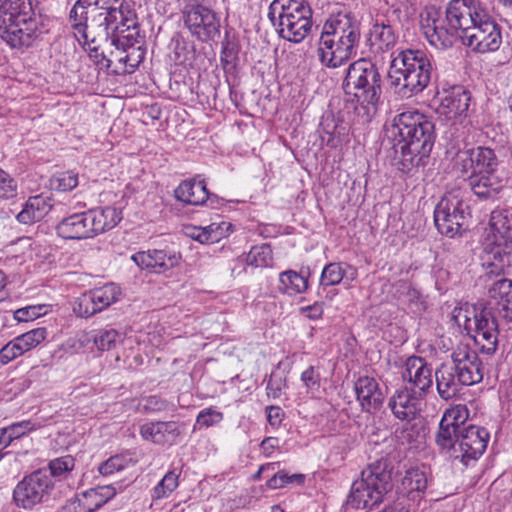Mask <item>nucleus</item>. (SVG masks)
Returning <instances> with one entry per match:
<instances>
[{
	"label": "nucleus",
	"mask_w": 512,
	"mask_h": 512,
	"mask_svg": "<svg viewBox=\"0 0 512 512\" xmlns=\"http://www.w3.org/2000/svg\"><path fill=\"white\" fill-rule=\"evenodd\" d=\"M422 32L437 49L453 46L458 38L471 51L485 54L497 51L502 44L501 26L491 14L486 0H450L445 18L436 10L421 18Z\"/></svg>",
	"instance_id": "1"
},
{
	"label": "nucleus",
	"mask_w": 512,
	"mask_h": 512,
	"mask_svg": "<svg viewBox=\"0 0 512 512\" xmlns=\"http://www.w3.org/2000/svg\"><path fill=\"white\" fill-rule=\"evenodd\" d=\"M134 23V9L127 0H76L68 14L71 33L79 45L110 37L113 26Z\"/></svg>",
	"instance_id": "2"
},
{
	"label": "nucleus",
	"mask_w": 512,
	"mask_h": 512,
	"mask_svg": "<svg viewBox=\"0 0 512 512\" xmlns=\"http://www.w3.org/2000/svg\"><path fill=\"white\" fill-rule=\"evenodd\" d=\"M393 128L399 136L392 147L397 169L408 174L425 165L435 140L433 122L417 110H408L395 116Z\"/></svg>",
	"instance_id": "3"
},
{
	"label": "nucleus",
	"mask_w": 512,
	"mask_h": 512,
	"mask_svg": "<svg viewBox=\"0 0 512 512\" xmlns=\"http://www.w3.org/2000/svg\"><path fill=\"white\" fill-rule=\"evenodd\" d=\"M361 40V21L347 8L331 13L322 25L317 56L326 68L345 65L357 53Z\"/></svg>",
	"instance_id": "4"
},
{
	"label": "nucleus",
	"mask_w": 512,
	"mask_h": 512,
	"mask_svg": "<svg viewBox=\"0 0 512 512\" xmlns=\"http://www.w3.org/2000/svg\"><path fill=\"white\" fill-rule=\"evenodd\" d=\"M344 88L348 95L345 110L351 114V122L370 123L378 112L382 95V78L377 65L366 58L352 62L346 72Z\"/></svg>",
	"instance_id": "5"
},
{
	"label": "nucleus",
	"mask_w": 512,
	"mask_h": 512,
	"mask_svg": "<svg viewBox=\"0 0 512 512\" xmlns=\"http://www.w3.org/2000/svg\"><path fill=\"white\" fill-rule=\"evenodd\" d=\"M446 155L451 158L453 169L468 178L472 191L479 198H491L501 189L499 160L493 149L478 146L454 151L451 148Z\"/></svg>",
	"instance_id": "6"
},
{
	"label": "nucleus",
	"mask_w": 512,
	"mask_h": 512,
	"mask_svg": "<svg viewBox=\"0 0 512 512\" xmlns=\"http://www.w3.org/2000/svg\"><path fill=\"white\" fill-rule=\"evenodd\" d=\"M481 265L487 279L512 273V213L508 210L491 212Z\"/></svg>",
	"instance_id": "7"
},
{
	"label": "nucleus",
	"mask_w": 512,
	"mask_h": 512,
	"mask_svg": "<svg viewBox=\"0 0 512 512\" xmlns=\"http://www.w3.org/2000/svg\"><path fill=\"white\" fill-rule=\"evenodd\" d=\"M432 72L431 58L424 51L407 49L392 59L388 76L397 93L403 98H410L429 85Z\"/></svg>",
	"instance_id": "8"
},
{
	"label": "nucleus",
	"mask_w": 512,
	"mask_h": 512,
	"mask_svg": "<svg viewBox=\"0 0 512 512\" xmlns=\"http://www.w3.org/2000/svg\"><path fill=\"white\" fill-rule=\"evenodd\" d=\"M268 18L284 40L300 43L312 28V9L306 0H273Z\"/></svg>",
	"instance_id": "9"
},
{
	"label": "nucleus",
	"mask_w": 512,
	"mask_h": 512,
	"mask_svg": "<svg viewBox=\"0 0 512 512\" xmlns=\"http://www.w3.org/2000/svg\"><path fill=\"white\" fill-rule=\"evenodd\" d=\"M392 488L391 473L380 462L369 465L352 483L347 505L355 510H371Z\"/></svg>",
	"instance_id": "10"
},
{
	"label": "nucleus",
	"mask_w": 512,
	"mask_h": 512,
	"mask_svg": "<svg viewBox=\"0 0 512 512\" xmlns=\"http://www.w3.org/2000/svg\"><path fill=\"white\" fill-rule=\"evenodd\" d=\"M470 215L469 206L461 189H453L444 194L434 210V222L438 231L447 237L461 235Z\"/></svg>",
	"instance_id": "11"
},
{
	"label": "nucleus",
	"mask_w": 512,
	"mask_h": 512,
	"mask_svg": "<svg viewBox=\"0 0 512 512\" xmlns=\"http://www.w3.org/2000/svg\"><path fill=\"white\" fill-rule=\"evenodd\" d=\"M54 488L48 471L37 470L25 476L13 490L12 499L18 508L32 509L49 499Z\"/></svg>",
	"instance_id": "12"
},
{
	"label": "nucleus",
	"mask_w": 512,
	"mask_h": 512,
	"mask_svg": "<svg viewBox=\"0 0 512 512\" xmlns=\"http://www.w3.org/2000/svg\"><path fill=\"white\" fill-rule=\"evenodd\" d=\"M464 328L468 333L474 332L473 338L482 353L492 355L498 347V322L492 310L483 307L480 310L474 309L473 318L464 315Z\"/></svg>",
	"instance_id": "13"
},
{
	"label": "nucleus",
	"mask_w": 512,
	"mask_h": 512,
	"mask_svg": "<svg viewBox=\"0 0 512 512\" xmlns=\"http://www.w3.org/2000/svg\"><path fill=\"white\" fill-rule=\"evenodd\" d=\"M121 289L114 283L94 288L79 296L73 305V312L83 318L102 312L119 300Z\"/></svg>",
	"instance_id": "14"
},
{
	"label": "nucleus",
	"mask_w": 512,
	"mask_h": 512,
	"mask_svg": "<svg viewBox=\"0 0 512 512\" xmlns=\"http://www.w3.org/2000/svg\"><path fill=\"white\" fill-rule=\"evenodd\" d=\"M451 361L448 362L458 374L459 382L465 386H472L480 383L484 377V367L477 352L468 344L460 343L453 348Z\"/></svg>",
	"instance_id": "15"
},
{
	"label": "nucleus",
	"mask_w": 512,
	"mask_h": 512,
	"mask_svg": "<svg viewBox=\"0 0 512 512\" xmlns=\"http://www.w3.org/2000/svg\"><path fill=\"white\" fill-rule=\"evenodd\" d=\"M489 439L490 434L483 427L476 425L463 427L458 435L456 452L452 453V458L468 465L470 461L477 460L485 452Z\"/></svg>",
	"instance_id": "16"
},
{
	"label": "nucleus",
	"mask_w": 512,
	"mask_h": 512,
	"mask_svg": "<svg viewBox=\"0 0 512 512\" xmlns=\"http://www.w3.org/2000/svg\"><path fill=\"white\" fill-rule=\"evenodd\" d=\"M184 23L191 34L201 41L212 40L220 34V19L203 5H193L184 13Z\"/></svg>",
	"instance_id": "17"
},
{
	"label": "nucleus",
	"mask_w": 512,
	"mask_h": 512,
	"mask_svg": "<svg viewBox=\"0 0 512 512\" xmlns=\"http://www.w3.org/2000/svg\"><path fill=\"white\" fill-rule=\"evenodd\" d=\"M40 35L39 23L32 21H0V37L13 49L31 47Z\"/></svg>",
	"instance_id": "18"
},
{
	"label": "nucleus",
	"mask_w": 512,
	"mask_h": 512,
	"mask_svg": "<svg viewBox=\"0 0 512 512\" xmlns=\"http://www.w3.org/2000/svg\"><path fill=\"white\" fill-rule=\"evenodd\" d=\"M404 381L412 385L411 389L418 390L419 395H425L433 385V370L423 357L410 356L404 364L402 372Z\"/></svg>",
	"instance_id": "19"
},
{
	"label": "nucleus",
	"mask_w": 512,
	"mask_h": 512,
	"mask_svg": "<svg viewBox=\"0 0 512 512\" xmlns=\"http://www.w3.org/2000/svg\"><path fill=\"white\" fill-rule=\"evenodd\" d=\"M414 389H397L388 401L393 415L401 421H411L421 411V398Z\"/></svg>",
	"instance_id": "20"
},
{
	"label": "nucleus",
	"mask_w": 512,
	"mask_h": 512,
	"mask_svg": "<svg viewBox=\"0 0 512 512\" xmlns=\"http://www.w3.org/2000/svg\"><path fill=\"white\" fill-rule=\"evenodd\" d=\"M471 94L463 86H453L444 91L440 99L439 112L448 120L456 121L466 117L470 107Z\"/></svg>",
	"instance_id": "21"
},
{
	"label": "nucleus",
	"mask_w": 512,
	"mask_h": 512,
	"mask_svg": "<svg viewBox=\"0 0 512 512\" xmlns=\"http://www.w3.org/2000/svg\"><path fill=\"white\" fill-rule=\"evenodd\" d=\"M174 196L178 201L188 205H204L207 202L214 203V195L210 194L207 184L200 175L182 181L174 190Z\"/></svg>",
	"instance_id": "22"
},
{
	"label": "nucleus",
	"mask_w": 512,
	"mask_h": 512,
	"mask_svg": "<svg viewBox=\"0 0 512 512\" xmlns=\"http://www.w3.org/2000/svg\"><path fill=\"white\" fill-rule=\"evenodd\" d=\"M180 434L179 424L175 421L148 422L140 427V435L144 440L161 446L176 444Z\"/></svg>",
	"instance_id": "23"
},
{
	"label": "nucleus",
	"mask_w": 512,
	"mask_h": 512,
	"mask_svg": "<svg viewBox=\"0 0 512 512\" xmlns=\"http://www.w3.org/2000/svg\"><path fill=\"white\" fill-rule=\"evenodd\" d=\"M132 260L142 269L162 273L178 265L180 256L166 250L139 251L132 255Z\"/></svg>",
	"instance_id": "24"
},
{
	"label": "nucleus",
	"mask_w": 512,
	"mask_h": 512,
	"mask_svg": "<svg viewBox=\"0 0 512 512\" xmlns=\"http://www.w3.org/2000/svg\"><path fill=\"white\" fill-rule=\"evenodd\" d=\"M500 275L488 286V295L497 304L499 316L512 322V280Z\"/></svg>",
	"instance_id": "25"
},
{
	"label": "nucleus",
	"mask_w": 512,
	"mask_h": 512,
	"mask_svg": "<svg viewBox=\"0 0 512 512\" xmlns=\"http://www.w3.org/2000/svg\"><path fill=\"white\" fill-rule=\"evenodd\" d=\"M354 391L363 410L370 411L381 407L384 396L373 377H359L354 383Z\"/></svg>",
	"instance_id": "26"
},
{
	"label": "nucleus",
	"mask_w": 512,
	"mask_h": 512,
	"mask_svg": "<svg viewBox=\"0 0 512 512\" xmlns=\"http://www.w3.org/2000/svg\"><path fill=\"white\" fill-rule=\"evenodd\" d=\"M357 277V269L352 265L346 262H332L324 266L319 284L320 287L325 288L343 282L346 287H350Z\"/></svg>",
	"instance_id": "27"
},
{
	"label": "nucleus",
	"mask_w": 512,
	"mask_h": 512,
	"mask_svg": "<svg viewBox=\"0 0 512 512\" xmlns=\"http://www.w3.org/2000/svg\"><path fill=\"white\" fill-rule=\"evenodd\" d=\"M392 287L394 296L401 300L412 314L421 316L427 310L426 296L410 282L398 280Z\"/></svg>",
	"instance_id": "28"
},
{
	"label": "nucleus",
	"mask_w": 512,
	"mask_h": 512,
	"mask_svg": "<svg viewBox=\"0 0 512 512\" xmlns=\"http://www.w3.org/2000/svg\"><path fill=\"white\" fill-rule=\"evenodd\" d=\"M435 381L437 393L445 401L454 399L465 386L464 382H459L458 374L448 362L441 363L436 369Z\"/></svg>",
	"instance_id": "29"
},
{
	"label": "nucleus",
	"mask_w": 512,
	"mask_h": 512,
	"mask_svg": "<svg viewBox=\"0 0 512 512\" xmlns=\"http://www.w3.org/2000/svg\"><path fill=\"white\" fill-rule=\"evenodd\" d=\"M52 207V199L49 196L44 194L31 196L23 205L22 210L16 215V219L21 224H34L42 220Z\"/></svg>",
	"instance_id": "30"
},
{
	"label": "nucleus",
	"mask_w": 512,
	"mask_h": 512,
	"mask_svg": "<svg viewBox=\"0 0 512 512\" xmlns=\"http://www.w3.org/2000/svg\"><path fill=\"white\" fill-rule=\"evenodd\" d=\"M92 238L114 228L121 220L120 212L114 207H98L86 211Z\"/></svg>",
	"instance_id": "31"
},
{
	"label": "nucleus",
	"mask_w": 512,
	"mask_h": 512,
	"mask_svg": "<svg viewBox=\"0 0 512 512\" xmlns=\"http://www.w3.org/2000/svg\"><path fill=\"white\" fill-rule=\"evenodd\" d=\"M86 211L62 219L56 226L57 235L70 240L92 238Z\"/></svg>",
	"instance_id": "32"
},
{
	"label": "nucleus",
	"mask_w": 512,
	"mask_h": 512,
	"mask_svg": "<svg viewBox=\"0 0 512 512\" xmlns=\"http://www.w3.org/2000/svg\"><path fill=\"white\" fill-rule=\"evenodd\" d=\"M110 36H112L111 44L117 50L127 51L129 48L141 46L142 37L140 36L136 13L134 12L133 25L128 26L126 23L124 24V21H120L112 27Z\"/></svg>",
	"instance_id": "33"
},
{
	"label": "nucleus",
	"mask_w": 512,
	"mask_h": 512,
	"mask_svg": "<svg viewBox=\"0 0 512 512\" xmlns=\"http://www.w3.org/2000/svg\"><path fill=\"white\" fill-rule=\"evenodd\" d=\"M309 275V269L280 272L278 276V291L288 296H296L305 293L309 288Z\"/></svg>",
	"instance_id": "34"
},
{
	"label": "nucleus",
	"mask_w": 512,
	"mask_h": 512,
	"mask_svg": "<svg viewBox=\"0 0 512 512\" xmlns=\"http://www.w3.org/2000/svg\"><path fill=\"white\" fill-rule=\"evenodd\" d=\"M367 42L372 51L383 52L394 47L397 35L390 24L376 21L369 30Z\"/></svg>",
	"instance_id": "35"
},
{
	"label": "nucleus",
	"mask_w": 512,
	"mask_h": 512,
	"mask_svg": "<svg viewBox=\"0 0 512 512\" xmlns=\"http://www.w3.org/2000/svg\"><path fill=\"white\" fill-rule=\"evenodd\" d=\"M0 21H32L37 20L31 0H7L0 7Z\"/></svg>",
	"instance_id": "36"
},
{
	"label": "nucleus",
	"mask_w": 512,
	"mask_h": 512,
	"mask_svg": "<svg viewBox=\"0 0 512 512\" xmlns=\"http://www.w3.org/2000/svg\"><path fill=\"white\" fill-rule=\"evenodd\" d=\"M169 49L177 65L192 66L196 58V48L193 42L175 34L170 41Z\"/></svg>",
	"instance_id": "37"
},
{
	"label": "nucleus",
	"mask_w": 512,
	"mask_h": 512,
	"mask_svg": "<svg viewBox=\"0 0 512 512\" xmlns=\"http://www.w3.org/2000/svg\"><path fill=\"white\" fill-rule=\"evenodd\" d=\"M116 495V489L111 485L97 486L81 493L82 504L87 512H94Z\"/></svg>",
	"instance_id": "38"
},
{
	"label": "nucleus",
	"mask_w": 512,
	"mask_h": 512,
	"mask_svg": "<svg viewBox=\"0 0 512 512\" xmlns=\"http://www.w3.org/2000/svg\"><path fill=\"white\" fill-rule=\"evenodd\" d=\"M460 432L461 430L453 425L444 422L443 419L440 420L439 428L435 435V442L441 452H445L452 457V453L456 452Z\"/></svg>",
	"instance_id": "39"
},
{
	"label": "nucleus",
	"mask_w": 512,
	"mask_h": 512,
	"mask_svg": "<svg viewBox=\"0 0 512 512\" xmlns=\"http://www.w3.org/2000/svg\"><path fill=\"white\" fill-rule=\"evenodd\" d=\"M124 340L122 333L112 327H105L94 332L93 343L99 351H111Z\"/></svg>",
	"instance_id": "40"
},
{
	"label": "nucleus",
	"mask_w": 512,
	"mask_h": 512,
	"mask_svg": "<svg viewBox=\"0 0 512 512\" xmlns=\"http://www.w3.org/2000/svg\"><path fill=\"white\" fill-rule=\"evenodd\" d=\"M339 127L333 117H326L320 123V138L322 144L330 148H337L340 143Z\"/></svg>",
	"instance_id": "41"
},
{
	"label": "nucleus",
	"mask_w": 512,
	"mask_h": 512,
	"mask_svg": "<svg viewBox=\"0 0 512 512\" xmlns=\"http://www.w3.org/2000/svg\"><path fill=\"white\" fill-rule=\"evenodd\" d=\"M46 424L47 420H43L41 418H32L13 423L9 426H6L5 428L7 429V432L9 433L12 441H14L27 435L28 433L39 430Z\"/></svg>",
	"instance_id": "42"
},
{
	"label": "nucleus",
	"mask_w": 512,
	"mask_h": 512,
	"mask_svg": "<svg viewBox=\"0 0 512 512\" xmlns=\"http://www.w3.org/2000/svg\"><path fill=\"white\" fill-rule=\"evenodd\" d=\"M273 261L272 249L268 244L253 246L246 255V263L253 267H268Z\"/></svg>",
	"instance_id": "43"
},
{
	"label": "nucleus",
	"mask_w": 512,
	"mask_h": 512,
	"mask_svg": "<svg viewBox=\"0 0 512 512\" xmlns=\"http://www.w3.org/2000/svg\"><path fill=\"white\" fill-rule=\"evenodd\" d=\"M427 483L425 472L418 468L409 469L402 480V484L409 495L423 493L427 488Z\"/></svg>",
	"instance_id": "44"
},
{
	"label": "nucleus",
	"mask_w": 512,
	"mask_h": 512,
	"mask_svg": "<svg viewBox=\"0 0 512 512\" xmlns=\"http://www.w3.org/2000/svg\"><path fill=\"white\" fill-rule=\"evenodd\" d=\"M178 478L175 471H168L153 488L152 498L158 500L169 497L179 485Z\"/></svg>",
	"instance_id": "45"
},
{
	"label": "nucleus",
	"mask_w": 512,
	"mask_h": 512,
	"mask_svg": "<svg viewBox=\"0 0 512 512\" xmlns=\"http://www.w3.org/2000/svg\"><path fill=\"white\" fill-rule=\"evenodd\" d=\"M78 184V174L73 171L58 172L50 180L51 187L60 192L72 191Z\"/></svg>",
	"instance_id": "46"
},
{
	"label": "nucleus",
	"mask_w": 512,
	"mask_h": 512,
	"mask_svg": "<svg viewBox=\"0 0 512 512\" xmlns=\"http://www.w3.org/2000/svg\"><path fill=\"white\" fill-rule=\"evenodd\" d=\"M48 467L50 479L52 477L66 479L75 467V459L70 455L59 457L51 460Z\"/></svg>",
	"instance_id": "47"
},
{
	"label": "nucleus",
	"mask_w": 512,
	"mask_h": 512,
	"mask_svg": "<svg viewBox=\"0 0 512 512\" xmlns=\"http://www.w3.org/2000/svg\"><path fill=\"white\" fill-rule=\"evenodd\" d=\"M125 55H119L117 60L124 65L123 73H132L139 66L145 57V52L141 46L129 48L127 51H122Z\"/></svg>",
	"instance_id": "48"
},
{
	"label": "nucleus",
	"mask_w": 512,
	"mask_h": 512,
	"mask_svg": "<svg viewBox=\"0 0 512 512\" xmlns=\"http://www.w3.org/2000/svg\"><path fill=\"white\" fill-rule=\"evenodd\" d=\"M468 418L469 411L466 405L458 404L446 409L441 419L457 429L462 430V426L466 423Z\"/></svg>",
	"instance_id": "49"
},
{
	"label": "nucleus",
	"mask_w": 512,
	"mask_h": 512,
	"mask_svg": "<svg viewBox=\"0 0 512 512\" xmlns=\"http://www.w3.org/2000/svg\"><path fill=\"white\" fill-rule=\"evenodd\" d=\"M300 380L306 389V392L311 395H317L321 388V374L318 367L309 366L300 376Z\"/></svg>",
	"instance_id": "50"
},
{
	"label": "nucleus",
	"mask_w": 512,
	"mask_h": 512,
	"mask_svg": "<svg viewBox=\"0 0 512 512\" xmlns=\"http://www.w3.org/2000/svg\"><path fill=\"white\" fill-rule=\"evenodd\" d=\"M48 335L47 328L39 327L35 329H31L26 333H23L16 338L18 342L22 345V348L25 352L30 351L35 348L37 345L42 343Z\"/></svg>",
	"instance_id": "51"
},
{
	"label": "nucleus",
	"mask_w": 512,
	"mask_h": 512,
	"mask_svg": "<svg viewBox=\"0 0 512 512\" xmlns=\"http://www.w3.org/2000/svg\"><path fill=\"white\" fill-rule=\"evenodd\" d=\"M131 462V458L128 456L118 454L111 456L105 462H103L98 470L101 475L108 476L115 472L121 471L126 468Z\"/></svg>",
	"instance_id": "52"
},
{
	"label": "nucleus",
	"mask_w": 512,
	"mask_h": 512,
	"mask_svg": "<svg viewBox=\"0 0 512 512\" xmlns=\"http://www.w3.org/2000/svg\"><path fill=\"white\" fill-rule=\"evenodd\" d=\"M18 195L17 181L6 171L0 168V198L14 199Z\"/></svg>",
	"instance_id": "53"
},
{
	"label": "nucleus",
	"mask_w": 512,
	"mask_h": 512,
	"mask_svg": "<svg viewBox=\"0 0 512 512\" xmlns=\"http://www.w3.org/2000/svg\"><path fill=\"white\" fill-rule=\"evenodd\" d=\"M224 418L221 411L213 407L202 409L196 417V425L199 427L209 428L219 424Z\"/></svg>",
	"instance_id": "54"
},
{
	"label": "nucleus",
	"mask_w": 512,
	"mask_h": 512,
	"mask_svg": "<svg viewBox=\"0 0 512 512\" xmlns=\"http://www.w3.org/2000/svg\"><path fill=\"white\" fill-rule=\"evenodd\" d=\"M25 350L22 348V345L18 342L17 338H14L12 341L8 342L4 347L0 350V363L3 365L8 364L13 361L17 357L23 355Z\"/></svg>",
	"instance_id": "55"
},
{
	"label": "nucleus",
	"mask_w": 512,
	"mask_h": 512,
	"mask_svg": "<svg viewBox=\"0 0 512 512\" xmlns=\"http://www.w3.org/2000/svg\"><path fill=\"white\" fill-rule=\"evenodd\" d=\"M286 388V381L280 376L271 374L267 385L266 394L269 398L277 399L281 396L282 391Z\"/></svg>",
	"instance_id": "56"
},
{
	"label": "nucleus",
	"mask_w": 512,
	"mask_h": 512,
	"mask_svg": "<svg viewBox=\"0 0 512 512\" xmlns=\"http://www.w3.org/2000/svg\"><path fill=\"white\" fill-rule=\"evenodd\" d=\"M43 308V306H27L17 309L14 312V319L18 322L32 321L43 314Z\"/></svg>",
	"instance_id": "57"
},
{
	"label": "nucleus",
	"mask_w": 512,
	"mask_h": 512,
	"mask_svg": "<svg viewBox=\"0 0 512 512\" xmlns=\"http://www.w3.org/2000/svg\"><path fill=\"white\" fill-rule=\"evenodd\" d=\"M265 411L269 425L273 429H278L285 418V412L283 411V409L279 406L271 405L267 406L265 408Z\"/></svg>",
	"instance_id": "58"
},
{
	"label": "nucleus",
	"mask_w": 512,
	"mask_h": 512,
	"mask_svg": "<svg viewBox=\"0 0 512 512\" xmlns=\"http://www.w3.org/2000/svg\"><path fill=\"white\" fill-rule=\"evenodd\" d=\"M95 42H91L90 44L81 45L83 48H86L90 52V57L95 59L97 65L100 66L101 69H108L111 66V60L108 59L103 53L98 51V47L95 46Z\"/></svg>",
	"instance_id": "59"
},
{
	"label": "nucleus",
	"mask_w": 512,
	"mask_h": 512,
	"mask_svg": "<svg viewBox=\"0 0 512 512\" xmlns=\"http://www.w3.org/2000/svg\"><path fill=\"white\" fill-rule=\"evenodd\" d=\"M288 485V472L281 470L267 480L266 486L269 489H280Z\"/></svg>",
	"instance_id": "60"
},
{
	"label": "nucleus",
	"mask_w": 512,
	"mask_h": 512,
	"mask_svg": "<svg viewBox=\"0 0 512 512\" xmlns=\"http://www.w3.org/2000/svg\"><path fill=\"white\" fill-rule=\"evenodd\" d=\"M213 227H214V224H211L205 228H200L197 230L198 233L196 235H193V237L200 243L216 242V241H218L219 238L217 235H213V231H214Z\"/></svg>",
	"instance_id": "61"
},
{
	"label": "nucleus",
	"mask_w": 512,
	"mask_h": 512,
	"mask_svg": "<svg viewBox=\"0 0 512 512\" xmlns=\"http://www.w3.org/2000/svg\"><path fill=\"white\" fill-rule=\"evenodd\" d=\"M300 311L302 314H304L307 318L311 320H318L323 315V305L320 302H315L312 305L301 307Z\"/></svg>",
	"instance_id": "62"
},
{
	"label": "nucleus",
	"mask_w": 512,
	"mask_h": 512,
	"mask_svg": "<svg viewBox=\"0 0 512 512\" xmlns=\"http://www.w3.org/2000/svg\"><path fill=\"white\" fill-rule=\"evenodd\" d=\"M278 447L279 439L276 437H265L260 443V449L265 457H270Z\"/></svg>",
	"instance_id": "63"
},
{
	"label": "nucleus",
	"mask_w": 512,
	"mask_h": 512,
	"mask_svg": "<svg viewBox=\"0 0 512 512\" xmlns=\"http://www.w3.org/2000/svg\"><path fill=\"white\" fill-rule=\"evenodd\" d=\"M236 58V52L234 47L229 44L223 46L221 51V62L225 64H230Z\"/></svg>",
	"instance_id": "64"
}]
</instances>
